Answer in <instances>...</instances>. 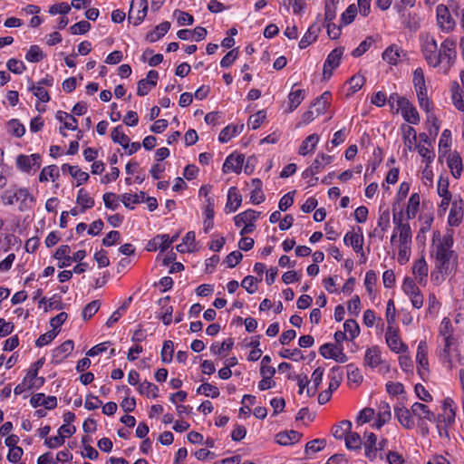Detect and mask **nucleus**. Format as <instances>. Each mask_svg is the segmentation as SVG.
Wrapping results in <instances>:
<instances>
[{"mask_svg":"<svg viewBox=\"0 0 464 464\" xmlns=\"http://www.w3.org/2000/svg\"><path fill=\"white\" fill-rule=\"evenodd\" d=\"M393 228L390 237L392 255L401 265H406L412 252V230L409 222L402 218V212L392 214Z\"/></svg>","mask_w":464,"mask_h":464,"instance_id":"f257e3e1","label":"nucleus"},{"mask_svg":"<svg viewBox=\"0 0 464 464\" xmlns=\"http://www.w3.org/2000/svg\"><path fill=\"white\" fill-rule=\"evenodd\" d=\"M420 40L421 52L430 66L436 68L444 63L450 67L453 63L457 56L456 40L446 38L440 47L434 36L430 34H420Z\"/></svg>","mask_w":464,"mask_h":464,"instance_id":"f03ea898","label":"nucleus"},{"mask_svg":"<svg viewBox=\"0 0 464 464\" xmlns=\"http://www.w3.org/2000/svg\"><path fill=\"white\" fill-rule=\"evenodd\" d=\"M453 238L451 235H442L440 231H433L430 255L435 258V266L442 274L450 272L456 258L451 249Z\"/></svg>","mask_w":464,"mask_h":464,"instance_id":"7ed1b4c3","label":"nucleus"},{"mask_svg":"<svg viewBox=\"0 0 464 464\" xmlns=\"http://www.w3.org/2000/svg\"><path fill=\"white\" fill-rule=\"evenodd\" d=\"M388 103L391 109L396 112L401 113L403 120L411 125H417L420 121V114L415 106L403 96L397 93L390 95Z\"/></svg>","mask_w":464,"mask_h":464,"instance_id":"20e7f679","label":"nucleus"},{"mask_svg":"<svg viewBox=\"0 0 464 464\" xmlns=\"http://www.w3.org/2000/svg\"><path fill=\"white\" fill-rule=\"evenodd\" d=\"M1 202L5 206L18 205L20 210L30 208L34 201L33 195L26 188L13 187L0 195Z\"/></svg>","mask_w":464,"mask_h":464,"instance_id":"39448f33","label":"nucleus"},{"mask_svg":"<svg viewBox=\"0 0 464 464\" xmlns=\"http://www.w3.org/2000/svg\"><path fill=\"white\" fill-rule=\"evenodd\" d=\"M437 353L440 363L450 370L464 361L456 341L440 343Z\"/></svg>","mask_w":464,"mask_h":464,"instance_id":"423d86ee","label":"nucleus"},{"mask_svg":"<svg viewBox=\"0 0 464 464\" xmlns=\"http://www.w3.org/2000/svg\"><path fill=\"white\" fill-rule=\"evenodd\" d=\"M363 365L383 375L391 370L390 363L382 357V350L378 345H372L365 349Z\"/></svg>","mask_w":464,"mask_h":464,"instance_id":"0eeeda50","label":"nucleus"},{"mask_svg":"<svg viewBox=\"0 0 464 464\" xmlns=\"http://www.w3.org/2000/svg\"><path fill=\"white\" fill-rule=\"evenodd\" d=\"M456 417V406L455 402L450 398H446L442 402V412L436 417L437 428L440 434H442V430L446 431L447 428L451 426L455 422Z\"/></svg>","mask_w":464,"mask_h":464,"instance_id":"6e6552de","label":"nucleus"},{"mask_svg":"<svg viewBox=\"0 0 464 464\" xmlns=\"http://www.w3.org/2000/svg\"><path fill=\"white\" fill-rule=\"evenodd\" d=\"M259 217V213L253 209H247L234 217L236 227H241L240 236L252 233L256 228V221Z\"/></svg>","mask_w":464,"mask_h":464,"instance_id":"1a4fd4ad","label":"nucleus"},{"mask_svg":"<svg viewBox=\"0 0 464 464\" xmlns=\"http://www.w3.org/2000/svg\"><path fill=\"white\" fill-rule=\"evenodd\" d=\"M364 237L362 229L360 227H353L343 237V243L347 246H351L353 250L362 257L365 262L366 257L363 252Z\"/></svg>","mask_w":464,"mask_h":464,"instance_id":"9d476101","label":"nucleus"},{"mask_svg":"<svg viewBox=\"0 0 464 464\" xmlns=\"http://www.w3.org/2000/svg\"><path fill=\"white\" fill-rule=\"evenodd\" d=\"M385 343L389 349L394 353H405L408 352V345L402 341L399 329L396 326H387L385 332Z\"/></svg>","mask_w":464,"mask_h":464,"instance_id":"9b49d317","label":"nucleus"},{"mask_svg":"<svg viewBox=\"0 0 464 464\" xmlns=\"http://www.w3.org/2000/svg\"><path fill=\"white\" fill-rule=\"evenodd\" d=\"M401 288L414 308L420 309L423 306V295L412 278L406 277L403 280Z\"/></svg>","mask_w":464,"mask_h":464,"instance_id":"f8f14e48","label":"nucleus"},{"mask_svg":"<svg viewBox=\"0 0 464 464\" xmlns=\"http://www.w3.org/2000/svg\"><path fill=\"white\" fill-rule=\"evenodd\" d=\"M15 164L17 169L24 173L37 170L42 164V157L38 153L31 155L20 154L16 157Z\"/></svg>","mask_w":464,"mask_h":464,"instance_id":"ddd939ff","label":"nucleus"},{"mask_svg":"<svg viewBox=\"0 0 464 464\" xmlns=\"http://www.w3.org/2000/svg\"><path fill=\"white\" fill-rule=\"evenodd\" d=\"M412 82L415 88L419 105L431 102L428 95L425 76L421 68H417L414 70Z\"/></svg>","mask_w":464,"mask_h":464,"instance_id":"4468645a","label":"nucleus"},{"mask_svg":"<svg viewBox=\"0 0 464 464\" xmlns=\"http://www.w3.org/2000/svg\"><path fill=\"white\" fill-rule=\"evenodd\" d=\"M148 13L147 0H130L128 19L134 25L140 24Z\"/></svg>","mask_w":464,"mask_h":464,"instance_id":"2eb2a0df","label":"nucleus"},{"mask_svg":"<svg viewBox=\"0 0 464 464\" xmlns=\"http://www.w3.org/2000/svg\"><path fill=\"white\" fill-rule=\"evenodd\" d=\"M343 54V48L338 47L334 49L327 56L323 68V79L328 81L334 71L341 64L342 57Z\"/></svg>","mask_w":464,"mask_h":464,"instance_id":"dca6fc26","label":"nucleus"},{"mask_svg":"<svg viewBox=\"0 0 464 464\" xmlns=\"http://www.w3.org/2000/svg\"><path fill=\"white\" fill-rule=\"evenodd\" d=\"M320 354L325 359H332L337 362L344 363L348 361L347 355L340 345L324 343L319 349Z\"/></svg>","mask_w":464,"mask_h":464,"instance_id":"f3484780","label":"nucleus"},{"mask_svg":"<svg viewBox=\"0 0 464 464\" xmlns=\"http://www.w3.org/2000/svg\"><path fill=\"white\" fill-rule=\"evenodd\" d=\"M44 364V358H40L36 362L31 364L29 367L24 380H25V383H29V385L33 386L35 389H39L44 383V378L38 376L39 370Z\"/></svg>","mask_w":464,"mask_h":464,"instance_id":"a211bd4d","label":"nucleus"},{"mask_svg":"<svg viewBox=\"0 0 464 464\" xmlns=\"http://www.w3.org/2000/svg\"><path fill=\"white\" fill-rule=\"evenodd\" d=\"M416 362L418 373L424 379L429 373L428 345L425 341H420L418 344Z\"/></svg>","mask_w":464,"mask_h":464,"instance_id":"6ab92c4d","label":"nucleus"},{"mask_svg":"<svg viewBox=\"0 0 464 464\" xmlns=\"http://www.w3.org/2000/svg\"><path fill=\"white\" fill-rule=\"evenodd\" d=\"M439 27L444 32H450L455 27V20L451 16L449 8L444 5H439L436 9Z\"/></svg>","mask_w":464,"mask_h":464,"instance_id":"aec40b11","label":"nucleus"},{"mask_svg":"<svg viewBox=\"0 0 464 464\" xmlns=\"http://www.w3.org/2000/svg\"><path fill=\"white\" fill-rule=\"evenodd\" d=\"M374 421L372 427L375 430H381L392 420L391 406L386 401H381L378 405V411L373 418Z\"/></svg>","mask_w":464,"mask_h":464,"instance_id":"412c9836","label":"nucleus"},{"mask_svg":"<svg viewBox=\"0 0 464 464\" xmlns=\"http://www.w3.org/2000/svg\"><path fill=\"white\" fill-rule=\"evenodd\" d=\"M420 200L421 198L420 193H411L406 203L404 212L402 210L401 211L402 212V218L405 221L409 222V220L417 217L420 208Z\"/></svg>","mask_w":464,"mask_h":464,"instance_id":"4be33fe9","label":"nucleus"},{"mask_svg":"<svg viewBox=\"0 0 464 464\" xmlns=\"http://www.w3.org/2000/svg\"><path fill=\"white\" fill-rule=\"evenodd\" d=\"M419 106L426 113V120L430 133L437 135L440 128V122L434 112L432 102H429Z\"/></svg>","mask_w":464,"mask_h":464,"instance_id":"5701e85b","label":"nucleus"},{"mask_svg":"<svg viewBox=\"0 0 464 464\" xmlns=\"http://www.w3.org/2000/svg\"><path fill=\"white\" fill-rule=\"evenodd\" d=\"M394 415L398 422L406 430H412L415 427V420L411 409L404 406L394 407Z\"/></svg>","mask_w":464,"mask_h":464,"instance_id":"b1692460","label":"nucleus"},{"mask_svg":"<svg viewBox=\"0 0 464 464\" xmlns=\"http://www.w3.org/2000/svg\"><path fill=\"white\" fill-rule=\"evenodd\" d=\"M245 157L242 154L232 153L227 157L222 166L224 173H240Z\"/></svg>","mask_w":464,"mask_h":464,"instance_id":"393cba45","label":"nucleus"},{"mask_svg":"<svg viewBox=\"0 0 464 464\" xmlns=\"http://www.w3.org/2000/svg\"><path fill=\"white\" fill-rule=\"evenodd\" d=\"M405 56L401 47L397 44H391L382 53V60L390 65H397Z\"/></svg>","mask_w":464,"mask_h":464,"instance_id":"a878e982","label":"nucleus"},{"mask_svg":"<svg viewBox=\"0 0 464 464\" xmlns=\"http://www.w3.org/2000/svg\"><path fill=\"white\" fill-rule=\"evenodd\" d=\"M405 149L408 151H413L417 147V133L411 125L402 124L400 128Z\"/></svg>","mask_w":464,"mask_h":464,"instance_id":"bb28decb","label":"nucleus"},{"mask_svg":"<svg viewBox=\"0 0 464 464\" xmlns=\"http://www.w3.org/2000/svg\"><path fill=\"white\" fill-rule=\"evenodd\" d=\"M364 440H365L363 442V446H364L365 456L368 459H372L376 457L378 450H383V446L377 445V436L372 432H365Z\"/></svg>","mask_w":464,"mask_h":464,"instance_id":"cd10ccee","label":"nucleus"},{"mask_svg":"<svg viewBox=\"0 0 464 464\" xmlns=\"http://www.w3.org/2000/svg\"><path fill=\"white\" fill-rule=\"evenodd\" d=\"M30 403L34 408L43 406L46 410H53L57 406V399L55 396L37 393L31 397Z\"/></svg>","mask_w":464,"mask_h":464,"instance_id":"c85d7f7f","label":"nucleus"},{"mask_svg":"<svg viewBox=\"0 0 464 464\" xmlns=\"http://www.w3.org/2000/svg\"><path fill=\"white\" fill-rule=\"evenodd\" d=\"M447 165L450 170L451 175L455 179H459L461 177L464 165L459 153L457 151L450 153L447 159Z\"/></svg>","mask_w":464,"mask_h":464,"instance_id":"c756f323","label":"nucleus"},{"mask_svg":"<svg viewBox=\"0 0 464 464\" xmlns=\"http://www.w3.org/2000/svg\"><path fill=\"white\" fill-rule=\"evenodd\" d=\"M242 196L239 190L236 187L229 188L227 191V198L225 206V211L227 213H233L237 210L241 206Z\"/></svg>","mask_w":464,"mask_h":464,"instance_id":"7c9ffc66","label":"nucleus"},{"mask_svg":"<svg viewBox=\"0 0 464 464\" xmlns=\"http://www.w3.org/2000/svg\"><path fill=\"white\" fill-rule=\"evenodd\" d=\"M75 202L76 205L82 208V212H86L88 209L92 208L95 205L94 198L84 188L78 189Z\"/></svg>","mask_w":464,"mask_h":464,"instance_id":"2f4dec72","label":"nucleus"},{"mask_svg":"<svg viewBox=\"0 0 464 464\" xmlns=\"http://www.w3.org/2000/svg\"><path fill=\"white\" fill-rule=\"evenodd\" d=\"M171 245V240L169 239L168 234H160L154 237L151 240H150L146 246V249L148 251H157L160 250L164 252L167 250Z\"/></svg>","mask_w":464,"mask_h":464,"instance_id":"473e14b6","label":"nucleus"},{"mask_svg":"<svg viewBox=\"0 0 464 464\" xmlns=\"http://www.w3.org/2000/svg\"><path fill=\"white\" fill-rule=\"evenodd\" d=\"M411 408L412 414L416 416L420 421H435L436 416L427 405L420 402H414Z\"/></svg>","mask_w":464,"mask_h":464,"instance_id":"72a5a7b5","label":"nucleus"},{"mask_svg":"<svg viewBox=\"0 0 464 464\" xmlns=\"http://www.w3.org/2000/svg\"><path fill=\"white\" fill-rule=\"evenodd\" d=\"M456 341L453 336V326L450 318L445 317L442 319L439 327L438 343H449Z\"/></svg>","mask_w":464,"mask_h":464,"instance_id":"f704fd0d","label":"nucleus"},{"mask_svg":"<svg viewBox=\"0 0 464 464\" xmlns=\"http://www.w3.org/2000/svg\"><path fill=\"white\" fill-rule=\"evenodd\" d=\"M320 137L316 133H313L307 136L301 143L298 149V154L305 157L314 153L317 144L319 143Z\"/></svg>","mask_w":464,"mask_h":464,"instance_id":"c9c22d12","label":"nucleus"},{"mask_svg":"<svg viewBox=\"0 0 464 464\" xmlns=\"http://www.w3.org/2000/svg\"><path fill=\"white\" fill-rule=\"evenodd\" d=\"M176 249L179 253H193L197 251L195 232L188 231L182 238V242L176 246Z\"/></svg>","mask_w":464,"mask_h":464,"instance_id":"e433bc0d","label":"nucleus"},{"mask_svg":"<svg viewBox=\"0 0 464 464\" xmlns=\"http://www.w3.org/2000/svg\"><path fill=\"white\" fill-rule=\"evenodd\" d=\"M74 343L71 340L63 342L60 346L55 348L53 352V358L55 362H61L66 359L73 351Z\"/></svg>","mask_w":464,"mask_h":464,"instance_id":"4c0bfd02","label":"nucleus"},{"mask_svg":"<svg viewBox=\"0 0 464 464\" xmlns=\"http://www.w3.org/2000/svg\"><path fill=\"white\" fill-rule=\"evenodd\" d=\"M428 271V265L424 257L417 259L412 265V274L420 284L426 282Z\"/></svg>","mask_w":464,"mask_h":464,"instance_id":"58836bf2","label":"nucleus"},{"mask_svg":"<svg viewBox=\"0 0 464 464\" xmlns=\"http://www.w3.org/2000/svg\"><path fill=\"white\" fill-rule=\"evenodd\" d=\"M244 124L227 125L225 127L218 135V140L222 143H227L234 137L237 136L243 131Z\"/></svg>","mask_w":464,"mask_h":464,"instance_id":"ea45409f","label":"nucleus"},{"mask_svg":"<svg viewBox=\"0 0 464 464\" xmlns=\"http://www.w3.org/2000/svg\"><path fill=\"white\" fill-rule=\"evenodd\" d=\"M71 247L68 245L60 246L54 254L55 259L58 260V267H67L71 266Z\"/></svg>","mask_w":464,"mask_h":464,"instance_id":"a19ab883","label":"nucleus"},{"mask_svg":"<svg viewBox=\"0 0 464 464\" xmlns=\"http://www.w3.org/2000/svg\"><path fill=\"white\" fill-rule=\"evenodd\" d=\"M305 97V92L303 89H296L294 90V88L291 90V92L288 94V104H287V112L294 111L304 101Z\"/></svg>","mask_w":464,"mask_h":464,"instance_id":"79ce46f5","label":"nucleus"},{"mask_svg":"<svg viewBox=\"0 0 464 464\" xmlns=\"http://www.w3.org/2000/svg\"><path fill=\"white\" fill-rule=\"evenodd\" d=\"M215 202L208 200V204H206L203 211V230L208 234L214 227V216H215Z\"/></svg>","mask_w":464,"mask_h":464,"instance_id":"37998d69","label":"nucleus"},{"mask_svg":"<svg viewBox=\"0 0 464 464\" xmlns=\"http://www.w3.org/2000/svg\"><path fill=\"white\" fill-rule=\"evenodd\" d=\"M365 83V78L363 75L357 73L352 76L347 82L346 96L350 97L360 91Z\"/></svg>","mask_w":464,"mask_h":464,"instance_id":"c03bdc74","label":"nucleus"},{"mask_svg":"<svg viewBox=\"0 0 464 464\" xmlns=\"http://www.w3.org/2000/svg\"><path fill=\"white\" fill-rule=\"evenodd\" d=\"M55 119L67 130H76L78 129V121L66 111H58L55 114Z\"/></svg>","mask_w":464,"mask_h":464,"instance_id":"a18cd8bd","label":"nucleus"},{"mask_svg":"<svg viewBox=\"0 0 464 464\" xmlns=\"http://www.w3.org/2000/svg\"><path fill=\"white\" fill-rule=\"evenodd\" d=\"M60 177L59 169L56 165H49L44 167L39 174V181L42 183L53 181L54 182Z\"/></svg>","mask_w":464,"mask_h":464,"instance_id":"49530a36","label":"nucleus"},{"mask_svg":"<svg viewBox=\"0 0 464 464\" xmlns=\"http://www.w3.org/2000/svg\"><path fill=\"white\" fill-rule=\"evenodd\" d=\"M170 29L169 22H162L158 24L155 29L147 34L146 39L150 43H155L164 36Z\"/></svg>","mask_w":464,"mask_h":464,"instance_id":"de8ad7c7","label":"nucleus"},{"mask_svg":"<svg viewBox=\"0 0 464 464\" xmlns=\"http://www.w3.org/2000/svg\"><path fill=\"white\" fill-rule=\"evenodd\" d=\"M300 439L299 432L295 430L279 432L276 436V441L279 445L288 446L297 442Z\"/></svg>","mask_w":464,"mask_h":464,"instance_id":"09e8293b","label":"nucleus"},{"mask_svg":"<svg viewBox=\"0 0 464 464\" xmlns=\"http://www.w3.org/2000/svg\"><path fill=\"white\" fill-rule=\"evenodd\" d=\"M463 218V208L457 202L452 203L449 217H448V224L450 227H458Z\"/></svg>","mask_w":464,"mask_h":464,"instance_id":"8fccbe9b","label":"nucleus"},{"mask_svg":"<svg viewBox=\"0 0 464 464\" xmlns=\"http://www.w3.org/2000/svg\"><path fill=\"white\" fill-rule=\"evenodd\" d=\"M452 146V136L451 131L448 129H445L440 137L439 140V154L441 156H446L450 150Z\"/></svg>","mask_w":464,"mask_h":464,"instance_id":"3c124183","label":"nucleus"},{"mask_svg":"<svg viewBox=\"0 0 464 464\" xmlns=\"http://www.w3.org/2000/svg\"><path fill=\"white\" fill-rule=\"evenodd\" d=\"M333 160L334 156L320 152L316 155L311 166L314 169L315 172L319 174L326 166L330 165Z\"/></svg>","mask_w":464,"mask_h":464,"instance_id":"603ef678","label":"nucleus"},{"mask_svg":"<svg viewBox=\"0 0 464 464\" xmlns=\"http://www.w3.org/2000/svg\"><path fill=\"white\" fill-rule=\"evenodd\" d=\"M352 422L350 420H342L337 425L333 427V435L337 440H345L347 435L352 430Z\"/></svg>","mask_w":464,"mask_h":464,"instance_id":"864d4df0","label":"nucleus"},{"mask_svg":"<svg viewBox=\"0 0 464 464\" xmlns=\"http://www.w3.org/2000/svg\"><path fill=\"white\" fill-rule=\"evenodd\" d=\"M378 281L377 275L374 271L369 270L365 274L364 278V285L366 288V291L370 296L371 299H374L376 296V284Z\"/></svg>","mask_w":464,"mask_h":464,"instance_id":"5fc2aeb1","label":"nucleus"},{"mask_svg":"<svg viewBox=\"0 0 464 464\" xmlns=\"http://www.w3.org/2000/svg\"><path fill=\"white\" fill-rule=\"evenodd\" d=\"M138 392L140 395L155 399L159 396V388L152 382L144 381L138 385Z\"/></svg>","mask_w":464,"mask_h":464,"instance_id":"6e6d98bb","label":"nucleus"},{"mask_svg":"<svg viewBox=\"0 0 464 464\" xmlns=\"http://www.w3.org/2000/svg\"><path fill=\"white\" fill-rule=\"evenodd\" d=\"M331 92H324L320 97H318L314 102L313 106L315 107L316 115H321L325 112L331 102Z\"/></svg>","mask_w":464,"mask_h":464,"instance_id":"4d7b16f0","label":"nucleus"},{"mask_svg":"<svg viewBox=\"0 0 464 464\" xmlns=\"http://www.w3.org/2000/svg\"><path fill=\"white\" fill-rule=\"evenodd\" d=\"M7 132L16 138H21L25 133L24 125L17 119L10 120L6 124Z\"/></svg>","mask_w":464,"mask_h":464,"instance_id":"13d9d810","label":"nucleus"},{"mask_svg":"<svg viewBox=\"0 0 464 464\" xmlns=\"http://www.w3.org/2000/svg\"><path fill=\"white\" fill-rule=\"evenodd\" d=\"M324 373V368L317 367L316 369H314V371L313 372L312 376H311V382H313V387L308 388L306 391V393L308 396H313L315 394L318 387L322 383Z\"/></svg>","mask_w":464,"mask_h":464,"instance_id":"bf43d9fd","label":"nucleus"},{"mask_svg":"<svg viewBox=\"0 0 464 464\" xmlns=\"http://www.w3.org/2000/svg\"><path fill=\"white\" fill-rule=\"evenodd\" d=\"M342 378H343V372L341 371V368L338 366L333 367L331 369L330 372L328 373V379H329L328 390H330L331 392L337 390V388L339 387V385L341 383Z\"/></svg>","mask_w":464,"mask_h":464,"instance_id":"052dcab7","label":"nucleus"},{"mask_svg":"<svg viewBox=\"0 0 464 464\" xmlns=\"http://www.w3.org/2000/svg\"><path fill=\"white\" fill-rule=\"evenodd\" d=\"M145 194L140 193H124L121 196V200L126 208H133L134 205L143 201Z\"/></svg>","mask_w":464,"mask_h":464,"instance_id":"680f3d73","label":"nucleus"},{"mask_svg":"<svg viewBox=\"0 0 464 464\" xmlns=\"http://www.w3.org/2000/svg\"><path fill=\"white\" fill-rule=\"evenodd\" d=\"M451 99L455 108L464 112V94L458 83H454L451 87Z\"/></svg>","mask_w":464,"mask_h":464,"instance_id":"e2e57ef3","label":"nucleus"},{"mask_svg":"<svg viewBox=\"0 0 464 464\" xmlns=\"http://www.w3.org/2000/svg\"><path fill=\"white\" fill-rule=\"evenodd\" d=\"M28 90L37 98L39 102L46 103L50 101V95L44 87L31 82L28 86Z\"/></svg>","mask_w":464,"mask_h":464,"instance_id":"0e129e2a","label":"nucleus"},{"mask_svg":"<svg viewBox=\"0 0 464 464\" xmlns=\"http://www.w3.org/2000/svg\"><path fill=\"white\" fill-rule=\"evenodd\" d=\"M318 36V27L316 25H312L308 28L307 32L302 37L299 42L300 49H304L308 47L312 43H314Z\"/></svg>","mask_w":464,"mask_h":464,"instance_id":"69168bd1","label":"nucleus"},{"mask_svg":"<svg viewBox=\"0 0 464 464\" xmlns=\"http://www.w3.org/2000/svg\"><path fill=\"white\" fill-rule=\"evenodd\" d=\"M70 175L75 180L76 187H80L87 183L90 179L89 173L82 170L77 165H73L72 169H70Z\"/></svg>","mask_w":464,"mask_h":464,"instance_id":"338daca9","label":"nucleus"},{"mask_svg":"<svg viewBox=\"0 0 464 464\" xmlns=\"http://www.w3.org/2000/svg\"><path fill=\"white\" fill-rule=\"evenodd\" d=\"M345 447L349 450H360L362 445V440L359 433L350 431L344 440Z\"/></svg>","mask_w":464,"mask_h":464,"instance_id":"774afa93","label":"nucleus"}]
</instances>
